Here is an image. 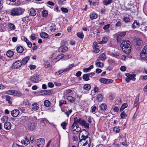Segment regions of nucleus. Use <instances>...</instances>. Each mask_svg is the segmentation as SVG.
I'll list each match as a JSON object with an SVG mask.
<instances>
[{
	"instance_id": "nucleus-1",
	"label": "nucleus",
	"mask_w": 147,
	"mask_h": 147,
	"mask_svg": "<svg viewBox=\"0 0 147 147\" xmlns=\"http://www.w3.org/2000/svg\"><path fill=\"white\" fill-rule=\"evenodd\" d=\"M120 46L126 54H128L131 52V44L129 40H123L120 44Z\"/></svg>"
},
{
	"instance_id": "nucleus-2",
	"label": "nucleus",
	"mask_w": 147,
	"mask_h": 147,
	"mask_svg": "<svg viewBox=\"0 0 147 147\" xmlns=\"http://www.w3.org/2000/svg\"><path fill=\"white\" fill-rule=\"evenodd\" d=\"M89 135V133L85 129H83L81 131L79 134V138L80 140L78 142V145L81 144V141H85L88 140L90 141V138L88 136Z\"/></svg>"
},
{
	"instance_id": "nucleus-3",
	"label": "nucleus",
	"mask_w": 147,
	"mask_h": 147,
	"mask_svg": "<svg viewBox=\"0 0 147 147\" xmlns=\"http://www.w3.org/2000/svg\"><path fill=\"white\" fill-rule=\"evenodd\" d=\"M25 9L20 7H16L12 9L10 11V15L12 16H18L23 14Z\"/></svg>"
},
{
	"instance_id": "nucleus-4",
	"label": "nucleus",
	"mask_w": 147,
	"mask_h": 147,
	"mask_svg": "<svg viewBox=\"0 0 147 147\" xmlns=\"http://www.w3.org/2000/svg\"><path fill=\"white\" fill-rule=\"evenodd\" d=\"M34 143L38 147H42L45 144V140L44 138H39L35 140Z\"/></svg>"
},
{
	"instance_id": "nucleus-5",
	"label": "nucleus",
	"mask_w": 147,
	"mask_h": 147,
	"mask_svg": "<svg viewBox=\"0 0 147 147\" xmlns=\"http://www.w3.org/2000/svg\"><path fill=\"white\" fill-rule=\"evenodd\" d=\"M126 34V32H125L119 33L116 34V40L117 42H120L121 43V42L123 41V37Z\"/></svg>"
},
{
	"instance_id": "nucleus-6",
	"label": "nucleus",
	"mask_w": 147,
	"mask_h": 147,
	"mask_svg": "<svg viewBox=\"0 0 147 147\" xmlns=\"http://www.w3.org/2000/svg\"><path fill=\"white\" fill-rule=\"evenodd\" d=\"M81 144L78 145V147H90L91 142L90 141L88 140H85V141H81Z\"/></svg>"
},
{
	"instance_id": "nucleus-7",
	"label": "nucleus",
	"mask_w": 147,
	"mask_h": 147,
	"mask_svg": "<svg viewBox=\"0 0 147 147\" xmlns=\"http://www.w3.org/2000/svg\"><path fill=\"white\" fill-rule=\"evenodd\" d=\"M22 65L21 60H18L14 63L12 65V68L13 69H17L20 67Z\"/></svg>"
},
{
	"instance_id": "nucleus-8",
	"label": "nucleus",
	"mask_w": 147,
	"mask_h": 147,
	"mask_svg": "<svg viewBox=\"0 0 147 147\" xmlns=\"http://www.w3.org/2000/svg\"><path fill=\"white\" fill-rule=\"evenodd\" d=\"M20 121L22 123H27L31 120L30 118L27 116H22L20 119Z\"/></svg>"
},
{
	"instance_id": "nucleus-9",
	"label": "nucleus",
	"mask_w": 147,
	"mask_h": 147,
	"mask_svg": "<svg viewBox=\"0 0 147 147\" xmlns=\"http://www.w3.org/2000/svg\"><path fill=\"white\" fill-rule=\"evenodd\" d=\"M140 56L141 58L144 59L147 57V52L146 49L144 47L140 52Z\"/></svg>"
},
{
	"instance_id": "nucleus-10",
	"label": "nucleus",
	"mask_w": 147,
	"mask_h": 147,
	"mask_svg": "<svg viewBox=\"0 0 147 147\" xmlns=\"http://www.w3.org/2000/svg\"><path fill=\"white\" fill-rule=\"evenodd\" d=\"M100 82L103 84H107L112 83L113 81L111 79H106L102 78L99 80Z\"/></svg>"
},
{
	"instance_id": "nucleus-11",
	"label": "nucleus",
	"mask_w": 147,
	"mask_h": 147,
	"mask_svg": "<svg viewBox=\"0 0 147 147\" xmlns=\"http://www.w3.org/2000/svg\"><path fill=\"white\" fill-rule=\"evenodd\" d=\"M53 91L51 90H42L39 92L40 95H49L52 94Z\"/></svg>"
},
{
	"instance_id": "nucleus-12",
	"label": "nucleus",
	"mask_w": 147,
	"mask_h": 147,
	"mask_svg": "<svg viewBox=\"0 0 147 147\" xmlns=\"http://www.w3.org/2000/svg\"><path fill=\"white\" fill-rule=\"evenodd\" d=\"M38 76L36 75H34L32 76L30 78L31 81L33 83H38L39 81Z\"/></svg>"
},
{
	"instance_id": "nucleus-13",
	"label": "nucleus",
	"mask_w": 147,
	"mask_h": 147,
	"mask_svg": "<svg viewBox=\"0 0 147 147\" xmlns=\"http://www.w3.org/2000/svg\"><path fill=\"white\" fill-rule=\"evenodd\" d=\"M20 113L19 111L17 109H14L11 111V114L12 116L14 117H17Z\"/></svg>"
},
{
	"instance_id": "nucleus-14",
	"label": "nucleus",
	"mask_w": 147,
	"mask_h": 147,
	"mask_svg": "<svg viewBox=\"0 0 147 147\" xmlns=\"http://www.w3.org/2000/svg\"><path fill=\"white\" fill-rule=\"evenodd\" d=\"M83 120L81 118H79L78 119L77 117H76L74 119V122L73 123L77 124L79 123L80 124H81V123L82 122V121Z\"/></svg>"
},
{
	"instance_id": "nucleus-15",
	"label": "nucleus",
	"mask_w": 147,
	"mask_h": 147,
	"mask_svg": "<svg viewBox=\"0 0 147 147\" xmlns=\"http://www.w3.org/2000/svg\"><path fill=\"white\" fill-rule=\"evenodd\" d=\"M11 127V125L9 122H5L4 124V127L6 129L9 130L10 129Z\"/></svg>"
},
{
	"instance_id": "nucleus-16",
	"label": "nucleus",
	"mask_w": 147,
	"mask_h": 147,
	"mask_svg": "<svg viewBox=\"0 0 147 147\" xmlns=\"http://www.w3.org/2000/svg\"><path fill=\"white\" fill-rule=\"evenodd\" d=\"M106 55L104 53H102L99 55L97 59V61H105L106 59Z\"/></svg>"
},
{
	"instance_id": "nucleus-17",
	"label": "nucleus",
	"mask_w": 147,
	"mask_h": 147,
	"mask_svg": "<svg viewBox=\"0 0 147 147\" xmlns=\"http://www.w3.org/2000/svg\"><path fill=\"white\" fill-rule=\"evenodd\" d=\"M21 142L22 144H24L25 146H27L30 143L29 139L26 136L25 137L24 139L22 140Z\"/></svg>"
},
{
	"instance_id": "nucleus-18",
	"label": "nucleus",
	"mask_w": 147,
	"mask_h": 147,
	"mask_svg": "<svg viewBox=\"0 0 147 147\" xmlns=\"http://www.w3.org/2000/svg\"><path fill=\"white\" fill-rule=\"evenodd\" d=\"M28 128L30 129L31 130H33L36 127L35 123H28Z\"/></svg>"
},
{
	"instance_id": "nucleus-19",
	"label": "nucleus",
	"mask_w": 147,
	"mask_h": 147,
	"mask_svg": "<svg viewBox=\"0 0 147 147\" xmlns=\"http://www.w3.org/2000/svg\"><path fill=\"white\" fill-rule=\"evenodd\" d=\"M126 76L127 77H129L130 80H132L133 81L135 80L136 78L135 77L136 76V75L135 74H130L129 73H127L126 74Z\"/></svg>"
},
{
	"instance_id": "nucleus-20",
	"label": "nucleus",
	"mask_w": 147,
	"mask_h": 147,
	"mask_svg": "<svg viewBox=\"0 0 147 147\" xmlns=\"http://www.w3.org/2000/svg\"><path fill=\"white\" fill-rule=\"evenodd\" d=\"M32 109L34 111H36L39 108L38 104L36 103H34L32 105Z\"/></svg>"
},
{
	"instance_id": "nucleus-21",
	"label": "nucleus",
	"mask_w": 147,
	"mask_h": 147,
	"mask_svg": "<svg viewBox=\"0 0 147 147\" xmlns=\"http://www.w3.org/2000/svg\"><path fill=\"white\" fill-rule=\"evenodd\" d=\"M30 59V57L27 56L24 58L22 60L21 63H22V65H25L28 62V61Z\"/></svg>"
},
{
	"instance_id": "nucleus-22",
	"label": "nucleus",
	"mask_w": 147,
	"mask_h": 147,
	"mask_svg": "<svg viewBox=\"0 0 147 147\" xmlns=\"http://www.w3.org/2000/svg\"><path fill=\"white\" fill-rule=\"evenodd\" d=\"M24 50L23 47L21 46H19L16 48V51L18 53H21L23 52Z\"/></svg>"
},
{
	"instance_id": "nucleus-23",
	"label": "nucleus",
	"mask_w": 147,
	"mask_h": 147,
	"mask_svg": "<svg viewBox=\"0 0 147 147\" xmlns=\"http://www.w3.org/2000/svg\"><path fill=\"white\" fill-rule=\"evenodd\" d=\"M67 69H64L62 70H59L55 73V74L56 75L58 76L63 72L67 71Z\"/></svg>"
},
{
	"instance_id": "nucleus-24",
	"label": "nucleus",
	"mask_w": 147,
	"mask_h": 147,
	"mask_svg": "<svg viewBox=\"0 0 147 147\" xmlns=\"http://www.w3.org/2000/svg\"><path fill=\"white\" fill-rule=\"evenodd\" d=\"M90 18L91 20L96 19L97 18V15L95 13H93L90 15Z\"/></svg>"
},
{
	"instance_id": "nucleus-25",
	"label": "nucleus",
	"mask_w": 147,
	"mask_h": 147,
	"mask_svg": "<svg viewBox=\"0 0 147 147\" xmlns=\"http://www.w3.org/2000/svg\"><path fill=\"white\" fill-rule=\"evenodd\" d=\"M36 12L34 9L32 8L30 9V15L32 16H34L36 15Z\"/></svg>"
},
{
	"instance_id": "nucleus-26",
	"label": "nucleus",
	"mask_w": 147,
	"mask_h": 147,
	"mask_svg": "<svg viewBox=\"0 0 147 147\" xmlns=\"http://www.w3.org/2000/svg\"><path fill=\"white\" fill-rule=\"evenodd\" d=\"M59 50L62 52H65L68 50L67 47L65 46H63L60 47L59 48Z\"/></svg>"
},
{
	"instance_id": "nucleus-27",
	"label": "nucleus",
	"mask_w": 147,
	"mask_h": 147,
	"mask_svg": "<svg viewBox=\"0 0 147 147\" xmlns=\"http://www.w3.org/2000/svg\"><path fill=\"white\" fill-rule=\"evenodd\" d=\"M40 36L43 38H47L49 36L48 34L45 32L41 33L40 34Z\"/></svg>"
},
{
	"instance_id": "nucleus-28",
	"label": "nucleus",
	"mask_w": 147,
	"mask_h": 147,
	"mask_svg": "<svg viewBox=\"0 0 147 147\" xmlns=\"http://www.w3.org/2000/svg\"><path fill=\"white\" fill-rule=\"evenodd\" d=\"M81 125L84 126L85 128H87L88 129L89 128V124L87 123L84 120H83V121H82V122L81 123Z\"/></svg>"
},
{
	"instance_id": "nucleus-29",
	"label": "nucleus",
	"mask_w": 147,
	"mask_h": 147,
	"mask_svg": "<svg viewBox=\"0 0 147 147\" xmlns=\"http://www.w3.org/2000/svg\"><path fill=\"white\" fill-rule=\"evenodd\" d=\"M91 88V86L89 84H86L83 86V89L87 90H90Z\"/></svg>"
},
{
	"instance_id": "nucleus-30",
	"label": "nucleus",
	"mask_w": 147,
	"mask_h": 147,
	"mask_svg": "<svg viewBox=\"0 0 147 147\" xmlns=\"http://www.w3.org/2000/svg\"><path fill=\"white\" fill-rule=\"evenodd\" d=\"M14 96L18 97H21L22 96V94L20 91L15 90Z\"/></svg>"
},
{
	"instance_id": "nucleus-31",
	"label": "nucleus",
	"mask_w": 147,
	"mask_h": 147,
	"mask_svg": "<svg viewBox=\"0 0 147 147\" xmlns=\"http://www.w3.org/2000/svg\"><path fill=\"white\" fill-rule=\"evenodd\" d=\"M108 40V39L106 37H104L102 39V40L98 42V44H102L106 43Z\"/></svg>"
},
{
	"instance_id": "nucleus-32",
	"label": "nucleus",
	"mask_w": 147,
	"mask_h": 147,
	"mask_svg": "<svg viewBox=\"0 0 147 147\" xmlns=\"http://www.w3.org/2000/svg\"><path fill=\"white\" fill-rule=\"evenodd\" d=\"M107 108V105L104 103H102L100 106V109L102 111L105 110Z\"/></svg>"
},
{
	"instance_id": "nucleus-33",
	"label": "nucleus",
	"mask_w": 147,
	"mask_h": 147,
	"mask_svg": "<svg viewBox=\"0 0 147 147\" xmlns=\"http://www.w3.org/2000/svg\"><path fill=\"white\" fill-rule=\"evenodd\" d=\"M15 90H10L7 91L6 93L9 95H11L14 96Z\"/></svg>"
},
{
	"instance_id": "nucleus-34",
	"label": "nucleus",
	"mask_w": 147,
	"mask_h": 147,
	"mask_svg": "<svg viewBox=\"0 0 147 147\" xmlns=\"http://www.w3.org/2000/svg\"><path fill=\"white\" fill-rule=\"evenodd\" d=\"M139 24L140 23L139 22H138L136 20H135L132 24V28L133 29H134L136 28V25L138 26L139 25Z\"/></svg>"
},
{
	"instance_id": "nucleus-35",
	"label": "nucleus",
	"mask_w": 147,
	"mask_h": 147,
	"mask_svg": "<svg viewBox=\"0 0 147 147\" xmlns=\"http://www.w3.org/2000/svg\"><path fill=\"white\" fill-rule=\"evenodd\" d=\"M83 79L85 81H87L90 80V79L87 74H84L82 76Z\"/></svg>"
},
{
	"instance_id": "nucleus-36",
	"label": "nucleus",
	"mask_w": 147,
	"mask_h": 147,
	"mask_svg": "<svg viewBox=\"0 0 147 147\" xmlns=\"http://www.w3.org/2000/svg\"><path fill=\"white\" fill-rule=\"evenodd\" d=\"M23 105L26 107H28L30 105V103L28 100H25L23 101Z\"/></svg>"
},
{
	"instance_id": "nucleus-37",
	"label": "nucleus",
	"mask_w": 147,
	"mask_h": 147,
	"mask_svg": "<svg viewBox=\"0 0 147 147\" xmlns=\"http://www.w3.org/2000/svg\"><path fill=\"white\" fill-rule=\"evenodd\" d=\"M103 96L101 94H98L97 97V100L99 101H101L103 99Z\"/></svg>"
},
{
	"instance_id": "nucleus-38",
	"label": "nucleus",
	"mask_w": 147,
	"mask_h": 147,
	"mask_svg": "<svg viewBox=\"0 0 147 147\" xmlns=\"http://www.w3.org/2000/svg\"><path fill=\"white\" fill-rule=\"evenodd\" d=\"M96 66L100 68L103 67H104V64L103 63L100 62H98L96 63Z\"/></svg>"
},
{
	"instance_id": "nucleus-39",
	"label": "nucleus",
	"mask_w": 147,
	"mask_h": 147,
	"mask_svg": "<svg viewBox=\"0 0 147 147\" xmlns=\"http://www.w3.org/2000/svg\"><path fill=\"white\" fill-rule=\"evenodd\" d=\"M67 99L70 102L73 103L75 101V99L71 96H68L67 97Z\"/></svg>"
},
{
	"instance_id": "nucleus-40",
	"label": "nucleus",
	"mask_w": 147,
	"mask_h": 147,
	"mask_svg": "<svg viewBox=\"0 0 147 147\" xmlns=\"http://www.w3.org/2000/svg\"><path fill=\"white\" fill-rule=\"evenodd\" d=\"M13 55V52L11 51H8L6 53V55L9 57H11Z\"/></svg>"
},
{
	"instance_id": "nucleus-41",
	"label": "nucleus",
	"mask_w": 147,
	"mask_h": 147,
	"mask_svg": "<svg viewBox=\"0 0 147 147\" xmlns=\"http://www.w3.org/2000/svg\"><path fill=\"white\" fill-rule=\"evenodd\" d=\"M44 105L45 106L49 107L51 105V102L49 100H46L45 101Z\"/></svg>"
},
{
	"instance_id": "nucleus-42",
	"label": "nucleus",
	"mask_w": 147,
	"mask_h": 147,
	"mask_svg": "<svg viewBox=\"0 0 147 147\" xmlns=\"http://www.w3.org/2000/svg\"><path fill=\"white\" fill-rule=\"evenodd\" d=\"M112 0H104V4L105 5H107L110 4L112 2Z\"/></svg>"
},
{
	"instance_id": "nucleus-43",
	"label": "nucleus",
	"mask_w": 147,
	"mask_h": 147,
	"mask_svg": "<svg viewBox=\"0 0 147 147\" xmlns=\"http://www.w3.org/2000/svg\"><path fill=\"white\" fill-rule=\"evenodd\" d=\"M6 100L7 101L9 104H11L12 103V102L10 100L11 99V97L8 95H6Z\"/></svg>"
},
{
	"instance_id": "nucleus-44",
	"label": "nucleus",
	"mask_w": 147,
	"mask_h": 147,
	"mask_svg": "<svg viewBox=\"0 0 147 147\" xmlns=\"http://www.w3.org/2000/svg\"><path fill=\"white\" fill-rule=\"evenodd\" d=\"M41 122L42 124L46 125L49 122V121L46 118H43L42 119Z\"/></svg>"
},
{
	"instance_id": "nucleus-45",
	"label": "nucleus",
	"mask_w": 147,
	"mask_h": 147,
	"mask_svg": "<svg viewBox=\"0 0 147 147\" xmlns=\"http://www.w3.org/2000/svg\"><path fill=\"white\" fill-rule=\"evenodd\" d=\"M127 105H128L127 103H124L123 104L120 109V111H122L125 108L127 107Z\"/></svg>"
},
{
	"instance_id": "nucleus-46",
	"label": "nucleus",
	"mask_w": 147,
	"mask_h": 147,
	"mask_svg": "<svg viewBox=\"0 0 147 147\" xmlns=\"http://www.w3.org/2000/svg\"><path fill=\"white\" fill-rule=\"evenodd\" d=\"M120 116L123 119H125L126 118L127 115L125 113L124 111H123L121 114Z\"/></svg>"
},
{
	"instance_id": "nucleus-47",
	"label": "nucleus",
	"mask_w": 147,
	"mask_h": 147,
	"mask_svg": "<svg viewBox=\"0 0 147 147\" xmlns=\"http://www.w3.org/2000/svg\"><path fill=\"white\" fill-rule=\"evenodd\" d=\"M130 19L129 18L127 17H124L123 18V20L125 23H127L130 21Z\"/></svg>"
},
{
	"instance_id": "nucleus-48",
	"label": "nucleus",
	"mask_w": 147,
	"mask_h": 147,
	"mask_svg": "<svg viewBox=\"0 0 147 147\" xmlns=\"http://www.w3.org/2000/svg\"><path fill=\"white\" fill-rule=\"evenodd\" d=\"M77 35L78 37L81 39L83 38L84 36V35L83 33L78 32L77 34Z\"/></svg>"
},
{
	"instance_id": "nucleus-49",
	"label": "nucleus",
	"mask_w": 147,
	"mask_h": 147,
	"mask_svg": "<svg viewBox=\"0 0 147 147\" xmlns=\"http://www.w3.org/2000/svg\"><path fill=\"white\" fill-rule=\"evenodd\" d=\"M8 118V117L7 116H3L1 118V121L3 123H4L5 121H7Z\"/></svg>"
},
{
	"instance_id": "nucleus-50",
	"label": "nucleus",
	"mask_w": 147,
	"mask_h": 147,
	"mask_svg": "<svg viewBox=\"0 0 147 147\" xmlns=\"http://www.w3.org/2000/svg\"><path fill=\"white\" fill-rule=\"evenodd\" d=\"M62 111L65 113V114L66 115L67 117H68L69 116V114L71 113L72 112V111L71 109L69 110L68 111H64L63 109H62Z\"/></svg>"
},
{
	"instance_id": "nucleus-51",
	"label": "nucleus",
	"mask_w": 147,
	"mask_h": 147,
	"mask_svg": "<svg viewBox=\"0 0 147 147\" xmlns=\"http://www.w3.org/2000/svg\"><path fill=\"white\" fill-rule=\"evenodd\" d=\"M113 131L116 133H118L119 132L120 129L118 127H115L113 129Z\"/></svg>"
},
{
	"instance_id": "nucleus-52",
	"label": "nucleus",
	"mask_w": 147,
	"mask_h": 147,
	"mask_svg": "<svg viewBox=\"0 0 147 147\" xmlns=\"http://www.w3.org/2000/svg\"><path fill=\"white\" fill-rule=\"evenodd\" d=\"M66 104V102L65 100H61L59 101V106L61 107L63 104Z\"/></svg>"
},
{
	"instance_id": "nucleus-53",
	"label": "nucleus",
	"mask_w": 147,
	"mask_h": 147,
	"mask_svg": "<svg viewBox=\"0 0 147 147\" xmlns=\"http://www.w3.org/2000/svg\"><path fill=\"white\" fill-rule=\"evenodd\" d=\"M67 124L66 122L64 121L61 124V126L62 127L63 129H65L66 128V126L67 125Z\"/></svg>"
},
{
	"instance_id": "nucleus-54",
	"label": "nucleus",
	"mask_w": 147,
	"mask_h": 147,
	"mask_svg": "<svg viewBox=\"0 0 147 147\" xmlns=\"http://www.w3.org/2000/svg\"><path fill=\"white\" fill-rule=\"evenodd\" d=\"M50 65L49 62L48 61L45 62L44 64V67L46 68L48 67Z\"/></svg>"
},
{
	"instance_id": "nucleus-55",
	"label": "nucleus",
	"mask_w": 147,
	"mask_h": 147,
	"mask_svg": "<svg viewBox=\"0 0 147 147\" xmlns=\"http://www.w3.org/2000/svg\"><path fill=\"white\" fill-rule=\"evenodd\" d=\"M22 21L24 22H26L29 21V17L28 16H26L22 18Z\"/></svg>"
},
{
	"instance_id": "nucleus-56",
	"label": "nucleus",
	"mask_w": 147,
	"mask_h": 147,
	"mask_svg": "<svg viewBox=\"0 0 147 147\" xmlns=\"http://www.w3.org/2000/svg\"><path fill=\"white\" fill-rule=\"evenodd\" d=\"M61 9L64 13H67L68 12V10L67 8L62 7L61 8Z\"/></svg>"
},
{
	"instance_id": "nucleus-57",
	"label": "nucleus",
	"mask_w": 147,
	"mask_h": 147,
	"mask_svg": "<svg viewBox=\"0 0 147 147\" xmlns=\"http://www.w3.org/2000/svg\"><path fill=\"white\" fill-rule=\"evenodd\" d=\"M142 44V42L140 39H138L136 42V44L138 46H141Z\"/></svg>"
},
{
	"instance_id": "nucleus-58",
	"label": "nucleus",
	"mask_w": 147,
	"mask_h": 147,
	"mask_svg": "<svg viewBox=\"0 0 147 147\" xmlns=\"http://www.w3.org/2000/svg\"><path fill=\"white\" fill-rule=\"evenodd\" d=\"M50 30L51 31L54 32L56 30V26L55 24L52 25L50 27Z\"/></svg>"
},
{
	"instance_id": "nucleus-59",
	"label": "nucleus",
	"mask_w": 147,
	"mask_h": 147,
	"mask_svg": "<svg viewBox=\"0 0 147 147\" xmlns=\"http://www.w3.org/2000/svg\"><path fill=\"white\" fill-rule=\"evenodd\" d=\"M64 55L63 54H61L59 56H57L56 58V59H58V60H59L61 58H62L63 57H64Z\"/></svg>"
},
{
	"instance_id": "nucleus-60",
	"label": "nucleus",
	"mask_w": 147,
	"mask_h": 147,
	"mask_svg": "<svg viewBox=\"0 0 147 147\" xmlns=\"http://www.w3.org/2000/svg\"><path fill=\"white\" fill-rule=\"evenodd\" d=\"M48 14L47 11L45 10H44L42 11V15L43 17H45L47 16Z\"/></svg>"
},
{
	"instance_id": "nucleus-61",
	"label": "nucleus",
	"mask_w": 147,
	"mask_h": 147,
	"mask_svg": "<svg viewBox=\"0 0 147 147\" xmlns=\"http://www.w3.org/2000/svg\"><path fill=\"white\" fill-rule=\"evenodd\" d=\"M98 47H96L95 48H93L94 49V51H93V52L95 53H98L99 51L100 50Z\"/></svg>"
},
{
	"instance_id": "nucleus-62",
	"label": "nucleus",
	"mask_w": 147,
	"mask_h": 147,
	"mask_svg": "<svg viewBox=\"0 0 147 147\" xmlns=\"http://www.w3.org/2000/svg\"><path fill=\"white\" fill-rule=\"evenodd\" d=\"M30 37L32 40H35L36 38V37L34 34H32L31 35Z\"/></svg>"
},
{
	"instance_id": "nucleus-63",
	"label": "nucleus",
	"mask_w": 147,
	"mask_h": 147,
	"mask_svg": "<svg viewBox=\"0 0 147 147\" xmlns=\"http://www.w3.org/2000/svg\"><path fill=\"white\" fill-rule=\"evenodd\" d=\"M74 65L73 64H70L68 65L67 67L65 69H68L67 71H68L72 67L74 66Z\"/></svg>"
},
{
	"instance_id": "nucleus-64",
	"label": "nucleus",
	"mask_w": 147,
	"mask_h": 147,
	"mask_svg": "<svg viewBox=\"0 0 147 147\" xmlns=\"http://www.w3.org/2000/svg\"><path fill=\"white\" fill-rule=\"evenodd\" d=\"M99 90V88L97 87H95L94 89V91L95 93H97L98 92H99V91H98Z\"/></svg>"
}]
</instances>
